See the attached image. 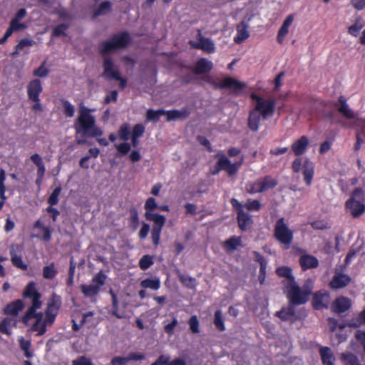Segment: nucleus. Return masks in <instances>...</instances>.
I'll return each mask as SVG.
<instances>
[{"instance_id": "nucleus-1", "label": "nucleus", "mask_w": 365, "mask_h": 365, "mask_svg": "<svg viewBox=\"0 0 365 365\" xmlns=\"http://www.w3.org/2000/svg\"><path fill=\"white\" fill-rule=\"evenodd\" d=\"M91 112V110L87 107H80L78 116L73 124V128L76 134L83 137H100L103 135V131L96 125L95 117Z\"/></svg>"}, {"instance_id": "nucleus-2", "label": "nucleus", "mask_w": 365, "mask_h": 365, "mask_svg": "<svg viewBox=\"0 0 365 365\" xmlns=\"http://www.w3.org/2000/svg\"><path fill=\"white\" fill-rule=\"evenodd\" d=\"M22 296L24 299H31V305L28 308L26 312L24 313L21 318V322L24 324H27L29 322L36 318V320H43V313L36 312V310L40 309L42 306V302L41 300V294L36 289V284L31 281L29 282L25 287Z\"/></svg>"}, {"instance_id": "nucleus-3", "label": "nucleus", "mask_w": 365, "mask_h": 365, "mask_svg": "<svg viewBox=\"0 0 365 365\" xmlns=\"http://www.w3.org/2000/svg\"><path fill=\"white\" fill-rule=\"evenodd\" d=\"M284 289L289 302L293 306L306 304L312 292V287L309 284H305L300 287L296 281L285 285Z\"/></svg>"}, {"instance_id": "nucleus-4", "label": "nucleus", "mask_w": 365, "mask_h": 365, "mask_svg": "<svg viewBox=\"0 0 365 365\" xmlns=\"http://www.w3.org/2000/svg\"><path fill=\"white\" fill-rule=\"evenodd\" d=\"M215 158L217 159L215 165L210 167L209 170L212 175H216L220 171L224 170L227 173L228 176H234L237 173L244 162V158L241 157L239 160L232 163L222 151L217 152L215 155Z\"/></svg>"}, {"instance_id": "nucleus-5", "label": "nucleus", "mask_w": 365, "mask_h": 365, "mask_svg": "<svg viewBox=\"0 0 365 365\" xmlns=\"http://www.w3.org/2000/svg\"><path fill=\"white\" fill-rule=\"evenodd\" d=\"M130 41V36L127 31L114 34L110 40L102 41L100 43L99 52L104 56L111 51L125 48Z\"/></svg>"}, {"instance_id": "nucleus-6", "label": "nucleus", "mask_w": 365, "mask_h": 365, "mask_svg": "<svg viewBox=\"0 0 365 365\" xmlns=\"http://www.w3.org/2000/svg\"><path fill=\"white\" fill-rule=\"evenodd\" d=\"M274 236L279 243L288 247L292 242L293 231L288 227L284 217H280L277 220L274 229Z\"/></svg>"}, {"instance_id": "nucleus-7", "label": "nucleus", "mask_w": 365, "mask_h": 365, "mask_svg": "<svg viewBox=\"0 0 365 365\" xmlns=\"http://www.w3.org/2000/svg\"><path fill=\"white\" fill-rule=\"evenodd\" d=\"M292 168L294 173H299L302 169L304 180L307 186H310L312 182L314 174V165L309 159H306L302 165V159L296 158L292 165Z\"/></svg>"}, {"instance_id": "nucleus-8", "label": "nucleus", "mask_w": 365, "mask_h": 365, "mask_svg": "<svg viewBox=\"0 0 365 365\" xmlns=\"http://www.w3.org/2000/svg\"><path fill=\"white\" fill-rule=\"evenodd\" d=\"M230 203L235 211L237 212V220L240 229L242 231L249 230L253 224L252 216L244 211L243 205L237 199H231Z\"/></svg>"}, {"instance_id": "nucleus-9", "label": "nucleus", "mask_w": 365, "mask_h": 365, "mask_svg": "<svg viewBox=\"0 0 365 365\" xmlns=\"http://www.w3.org/2000/svg\"><path fill=\"white\" fill-rule=\"evenodd\" d=\"M118 137L125 142L116 145L115 148L120 155H125L130 150V145L126 141L130 138V130L128 123H123L120 125L118 132Z\"/></svg>"}, {"instance_id": "nucleus-10", "label": "nucleus", "mask_w": 365, "mask_h": 365, "mask_svg": "<svg viewBox=\"0 0 365 365\" xmlns=\"http://www.w3.org/2000/svg\"><path fill=\"white\" fill-rule=\"evenodd\" d=\"M340 269L336 268L334 274L329 283V286L332 289H339L346 287L349 285L351 281V278L349 275L344 274Z\"/></svg>"}, {"instance_id": "nucleus-11", "label": "nucleus", "mask_w": 365, "mask_h": 365, "mask_svg": "<svg viewBox=\"0 0 365 365\" xmlns=\"http://www.w3.org/2000/svg\"><path fill=\"white\" fill-rule=\"evenodd\" d=\"M330 302V295L327 291L316 292L312 297V304L315 310L327 309Z\"/></svg>"}, {"instance_id": "nucleus-12", "label": "nucleus", "mask_w": 365, "mask_h": 365, "mask_svg": "<svg viewBox=\"0 0 365 365\" xmlns=\"http://www.w3.org/2000/svg\"><path fill=\"white\" fill-rule=\"evenodd\" d=\"M276 101L274 99H264L259 103H256L255 109L261 114L263 119H267L274 113Z\"/></svg>"}, {"instance_id": "nucleus-13", "label": "nucleus", "mask_w": 365, "mask_h": 365, "mask_svg": "<svg viewBox=\"0 0 365 365\" xmlns=\"http://www.w3.org/2000/svg\"><path fill=\"white\" fill-rule=\"evenodd\" d=\"M145 217L148 221L165 219V216L158 213H154V210L158 208L155 199L153 197H148L145 203Z\"/></svg>"}, {"instance_id": "nucleus-14", "label": "nucleus", "mask_w": 365, "mask_h": 365, "mask_svg": "<svg viewBox=\"0 0 365 365\" xmlns=\"http://www.w3.org/2000/svg\"><path fill=\"white\" fill-rule=\"evenodd\" d=\"M198 37L199 42L195 43L193 41H190V44L192 48L196 49H201L208 53L215 52V47L213 41L210 38L203 37L200 31H199Z\"/></svg>"}, {"instance_id": "nucleus-15", "label": "nucleus", "mask_w": 365, "mask_h": 365, "mask_svg": "<svg viewBox=\"0 0 365 365\" xmlns=\"http://www.w3.org/2000/svg\"><path fill=\"white\" fill-rule=\"evenodd\" d=\"M246 87V84L232 77H225L220 83L215 84V88L220 89L230 88L233 91H239Z\"/></svg>"}, {"instance_id": "nucleus-16", "label": "nucleus", "mask_w": 365, "mask_h": 365, "mask_svg": "<svg viewBox=\"0 0 365 365\" xmlns=\"http://www.w3.org/2000/svg\"><path fill=\"white\" fill-rule=\"evenodd\" d=\"M43 91L41 82L36 78L31 81L27 86L29 99L31 101H40L39 96Z\"/></svg>"}, {"instance_id": "nucleus-17", "label": "nucleus", "mask_w": 365, "mask_h": 365, "mask_svg": "<svg viewBox=\"0 0 365 365\" xmlns=\"http://www.w3.org/2000/svg\"><path fill=\"white\" fill-rule=\"evenodd\" d=\"M351 307V301L346 297H339L336 298L331 304V310L334 313H344L349 310Z\"/></svg>"}, {"instance_id": "nucleus-18", "label": "nucleus", "mask_w": 365, "mask_h": 365, "mask_svg": "<svg viewBox=\"0 0 365 365\" xmlns=\"http://www.w3.org/2000/svg\"><path fill=\"white\" fill-rule=\"evenodd\" d=\"M103 76L108 79H119L120 72L118 69L114 68V64L112 59L110 57L104 58L103 61Z\"/></svg>"}, {"instance_id": "nucleus-19", "label": "nucleus", "mask_w": 365, "mask_h": 365, "mask_svg": "<svg viewBox=\"0 0 365 365\" xmlns=\"http://www.w3.org/2000/svg\"><path fill=\"white\" fill-rule=\"evenodd\" d=\"M166 219L152 220L153 226L151 230V239L154 246L157 247L160 244V235L162 230L165 224Z\"/></svg>"}, {"instance_id": "nucleus-20", "label": "nucleus", "mask_w": 365, "mask_h": 365, "mask_svg": "<svg viewBox=\"0 0 365 365\" xmlns=\"http://www.w3.org/2000/svg\"><path fill=\"white\" fill-rule=\"evenodd\" d=\"M309 143L308 138L305 135H302L292 143L291 147L292 150L296 156H300L306 152Z\"/></svg>"}, {"instance_id": "nucleus-21", "label": "nucleus", "mask_w": 365, "mask_h": 365, "mask_svg": "<svg viewBox=\"0 0 365 365\" xmlns=\"http://www.w3.org/2000/svg\"><path fill=\"white\" fill-rule=\"evenodd\" d=\"M213 68L212 61L202 58H200L192 68V71L197 75L203 74L210 72Z\"/></svg>"}, {"instance_id": "nucleus-22", "label": "nucleus", "mask_w": 365, "mask_h": 365, "mask_svg": "<svg viewBox=\"0 0 365 365\" xmlns=\"http://www.w3.org/2000/svg\"><path fill=\"white\" fill-rule=\"evenodd\" d=\"M346 207L351 211L354 217H359L365 212L364 203L359 200H354V199H349L346 202Z\"/></svg>"}, {"instance_id": "nucleus-23", "label": "nucleus", "mask_w": 365, "mask_h": 365, "mask_svg": "<svg viewBox=\"0 0 365 365\" xmlns=\"http://www.w3.org/2000/svg\"><path fill=\"white\" fill-rule=\"evenodd\" d=\"M25 305L22 299H16L7 304L3 311L5 314L17 316Z\"/></svg>"}, {"instance_id": "nucleus-24", "label": "nucleus", "mask_w": 365, "mask_h": 365, "mask_svg": "<svg viewBox=\"0 0 365 365\" xmlns=\"http://www.w3.org/2000/svg\"><path fill=\"white\" fill-rule=\"evenodd\" d=\"M339 103L340 104L338 106V103H335L334 106L337 108V110L339 113H341L344 116H345L348 119H356L355 115L354 112L350 109L349 105L346 103V99L343 96H340L339 97Z\"/></svg>"}, {"instance_id": "nucleus-25", "label": "nucleus", "mask_w": 365, "mask_h": 365, "mask_svg": "<svg viewBox=\"0 0 365 365\" xmlns=\"http://www.w3.org/2000/svg\"><path fill=\"white\" fill-rule=\"evenodd\" d=\"M294 21V15L289 14L286 17L282 23L277 36V41L279 43L282 44L284 42V37L289 33V28Z\"/></svg>"}, {"instance_id": "nucleus-26", "label": "nucleus", "mask_w": 365, "mask_h": 365, "mask_svg": "<svg viewBox=\"0 0 365 365\" xmlns=\"http://www.w3.org/2000/svg\"><path fill=\"white\" fill-rule=\"evenodd\" d=\"M299 264L302 269L305 271L309 269L316 268L319 265L317 257L310 255H304L299 258Z\"/></svg>"}, {"instance_id": "nucleus-27", "label": "nucleus", "mask_w": 365, "mask_h": 365, "mask_svg": "<svg viewBox=\"0 0 365 365\" xmlns=\"http://www.w3.org/2000/svg\"><path fill=\"white\" fill-rule=\"evenodd\" d=\"M275 316L285 322H293L296 320L294 308L292 306L282 308L281 310L276 312Z\"/></svg>"}, {"instance_id": "nucleus-28", "label": "nucleus", "mask_w": 365, "mask_h": 365, "mask_svg": "<svg viewBox=\"0 0 365 365\" xmlns=\"http://www.w3.org/2000/svg\"><path fill=\"white\" fill-rule=\"evenodd\" d=\"M276 274L279 277H284L287 279V282H282L284 288H285V285L290 284L295 282V278L292 274V269L289 267L282 266L277 268Z\"/></svg>"}, {"instance_id": "nucleus-29", "label": "nucleus", "mask_w": 365, "mask_h": 365, "mask_svg": "<svg viewBox=\"0 0 365 365\" xmlns=\"http://www.w3.org/2000/svg\"><path fill=\"white\" fill-rule=\"evenodd\" d=\"M61 306V297L56 293H53L48 301L46 312L58 314Z\"/></svg>"}, {"instance_id": "nucleus-30", "label": "nucleus", "mask_w": 365, "mask_h": 365, "mask_svg": "<svg viewBox=\"0 0 365 365\" xmlns=\"http://www.w3.org/2000/svg\"><path fill=\"white\" fill-rule=\"evenodd\" d=\"M250 37V33L247 30V25L245 22H241L237 26V35L234 38L236 43H241Z\"/></svg>"}, {"instance_id": "nucleus-31", "label": "nucleus", "mask_w": 365, "mask_h": 365, "mask_svg": "<svg viewBox=\"0 0 365 365\" xmlns=\"http://www.w3.org/2000/svg\"><path fill=\"white\" fill-rule=\"evenodd\" d=\"M190 111L187 108H182L181 110H165L167 116V121L175 120L177 119H184L190 115Z\"/></svg>"}, {"instance_id": "nucleus-32", "label": "nucleus", "mask_w": 365, "mask_h": 365, "mask_svg": "<svg viewBox=\"0 0 365 365\" xmlns=\"http://www.w3.org/2000/svg\"><path fill=\"white\" fill-rule=\"evenodd\" d=\"M150 365H186L185 361L182 359L177 358L169 361V356L160 355Z\"/></svg>"}, {"instance_id": "nucleus-33", "label": "nucleus", "mask_w": 365, "mask_h": 365, "mask_svg": "<svg viewBox=\"0 0 365 365\" xmlns=\"http://www.w3.org/2000/svg\"><path fill=\"white\" fill-rule=\"evenodd\" d=\"M321 359L324 365H334V356L328 346H322L319 349Z\"/></svg>"}, {"instance_id": "nucleus-34", "label": "nucleus", "mask_w": 365, "mask_h": 365, "mask_svg": "<svg viewBox=\"0 0 365 365\" xmlns=\"http://www.w3.org/2000/svg\"><path fill=\"white\" fill-rule=\"evenodd\" d=\"M261 116V114L255 109L250 112L247 124L252 131L256 132L258 130Z\"/></svg>"}, {"instance_id": "nucleus-35", "label": "nucleus", "mask_w": 365, "mask_h": 365, "mask_svg": "<svg viewBox=\"0 0 365 365\" xmlns=\"http://www.w3.org/2000/svg\"><path fill=\"white\" fill-rule=\"evenodd\" d=\"M239 246H242V238L235 235L230 237L223 244V247L227 252H233Z\"/></svg>"}, {"instance_id": "nucleus-36", "label": "nucleus", "mask_w": 365, "mask_h": 365, "mask_svg": "<svg viewBox=\"0 0 365 365\" xmlns=\"http://www.w3.org/2000/svg\"><path fill=\"white\" fill-rule=\"evenodd\" d=\"M343 365H360L359 360L354 354L351 352H344L340 356Z\"/></svg>"}, {"instance_id": "nucleus-37", "label": "nucleus", "mask_w": 365, "mask_h": 365, "mask_svg": "<svg viewBox=\"0 0 365 365\" xmlns=\"http://www.w3.org/2000/svg\"><path fill=\"white\" fill-rule=\"evenodd\" d=\"M109 294L111 296V300H112V314L118 319H123L125 317L124 314L119 312L118 309V297L116 294L114 292V291L110 289L109 290Z\"/></svg>"}, {"instance_id": "nucleus-38", "label": "nucleus", "mask_w": 365, "mask_h": 365, "mask_svg": "<svg viewBox=\"0 0 365 365\" xmlns=\"http://www.w3.org/2000/svg\"><path fill=\"white\" fill-rule=\"evenodd\" d=\"M6 180V173L4 170L1 169L0 170V210L3 208L6 197L5 195L6 187L4 182Z\"/></svg>"}, {"instance_id": "nucleus-39", "label": "nucleus", "mask_w": 365, "mask_h": 365, "mask_svg": "<svg viewBox=\"0 0 365 365\" xmlns=\"http://www.w3.org/2000/svg\"><path fill=\"white\" fill-rule=\"evenodd\" d=\"M111 11V3L109 1H105L100 4L98 7L94 11L93 18L104 15Z\"/></svg>"}, {"instance_id": "nucleus-40", "label": "nucleus", "mask_w": 365, "mask_h": 365, "mask_svg": "<svg viewBox=\"0 0 365 365\" xmlns=\"http://www.w3.org/2000/svg\"><path fill=\"white\" fill-rule=\"evenodd\" d=\"M252 255L255 257V260L258 262L260 265L259 267V274L261 275L266 274V269L267 266V262L260 252L257 251H253Z\"/></svg>"}, {"instance_id": "nucleus-41", "label": "nucleus", "mask_w": 365, "mask_h": 365, "mask_svg": "<svg viewBox=\"0 0 365 365\" xmlns=\"http://www.w3.org/2000/svg\"><path fill=\"white\" fill-rule=\"evenodd\" d=\"M10 255L11 261L14 267L19 268L22 270H26L28 269V266L23 262L22 257L21 256L17 255L14 250L10 251Z\"/></svg>"}, {"instance_id": "nucleus-42", "label": "nucleus", "mask_w": 365, "mask_h": 365, "mask_svg": "<svg viewBox=\"0 0 365 365\" xmlns=\"http://www.w3.org/2000/svg\"><path fill=\"white\" fill-rule=\"evenodd\" d=\"M81 291L86 297H92L96 296L100 291L99 285L89 284L81 285Z\"/></svg>"}, {"instance_id": "nucleus-43", "label": "nucleus", "mask_w": 365, "mask_h": 365, "mask_svg": "<svg viewBox=\"0 0 365 365\" xmlns=\"http://www.w3.org/2000/svg\"><path fill=\"white\" fill-rule=\"evenodd\" d=\"M57 274L58 271L56 269L54 262H51L50 264L43 268V277L46 279H53Z\"/></svg>"}, {"instance_id": "nucleus-44", "label": "nucleus", "mask_w": 365, "mask_h": 365, "mask_svg": "<svg viewBox=\"0 0 365 365\" xmlns=\"http://www.w3.org/2000/svg\"><path fill=\"white\" fill-rule=\"evenodd\" d=\"M1 332L6 335L11 334V327L15 325V321L10 317H5L0 322Z\"/></svg>"}, {"instance_id": "nucleus-45", "label": "nucleus", "mask_w": 365, "mask_h": 365, "mask_svg": "<svg viewBox=\"0 0 365 365\" xmlns=\"http://www.w3.org/2000/svg\"><path fill=\"white\" fill-rule=\"evenodd\" d=\"M140 286L144 289L150 288L153 290H157L160 287V282L159 279L147 278L140 282Z\"/></svg>"}, {"instance_id": "nucleus-46", "label": "nucleus", "mask_w": 365, "mask_h": 365, "mask_svg": "<svg viewBox=\"0 0 365 365\" xmlns=\"http://www.w3.org/2000/svg\"><path fill=\"white\" fill-rule=\"evenodd\" d=\"M35 44V41L32 39L29 38H22L20 40L19 43L15 46V50L12 53L13 56H16L19 53V52L24 49L25 47L32 46Z\"/></svg>"}, {"instance_id": "nucleus-47", "label": "nucleus", "mask_w": 365, "mask_h": 365, "mask_svg": "<svg viewBox=\"0 0 365 365\" xmlns=\"http://www.w3.org/2000/svg\"><path fill=\"white\" fill-rule=\"evenodd\" d=\"M260 182L262 187H264V192L269 189L275 187L278 184V181L270 175L264 176L262 180H260Z\"/></svg>"}, {"instance_id": "nucleus-48", "label": "nucleus", "mask_w": 365, "mask_h": 365, "mask_svg": "<svg viewBox=\"0 0 365 365\" xmlns=\"http://www.w3.org/2000/svg\"><path fill=\"white\" fill-rule=\"evenodd\" d=\"M20 348L24 352V355L27 358H31L33 356V353L30 351L31 348V341L28 340H25L24 337H21L19 339Z\"/></svg>"}, {"instance_id": "nucleus-49", "label": "nucleus", "mask_w": 365, "mask_h": 365, "mask_svg": "<svg viewBox=\"0 0 365 365\" xmlns=\"http://www.w3.org/2000/svg\"><path fill=\"white\" fill-rule=\"evenodd\" d=\"M350 127L357 128L356 133H359L360 135L365 138V118H356Z\"/></svg>"}, {"instance_id": "nucleus-50", "label": "nucleus", "mask_w": 365, "mask_h": 365, "mask_svg": "<svg viewBox=\"0 0 365 365\" xmlns=\"http://www.w3.org/2000/svg\"><path fill=\"white\" fill-rule=\"evenodd\" d=\"M31 331H37V336H42L46 331V322L44 321L36 320L31 327Z\"/></svg>"}, {"instance_id": "nucleus-51", "label": "nucleus", "mask_w": 365, "mask_h": 365, "mask_svg": "<svg viewBox=\"0 0 365 365\" xmlns=\"http://www.w3.org/2000/svg\"><path fill=\"white\" fill-rule=\"evenodd\" d=\"M362 324H365V309L362 310L355 319L349 322L348 323V327L358 328Z\"/></svg>"}, {"instance_id": "nucleus-52", "label": "nucleus", "mask_w": 365, "mask_h": 365, "mask_svg": "<svg viewBox=\"0 0 365 365\" xmlns=\"http://www.w3.org/2000/svg\"><path fill=\"white\" fill-rule=\"evenodd\" d=\"M165 115V110L159 109L154 110L148 109L146 112V118L148 120L157 121L161 115Z\"/></svg>"}, {"instance_id": "nucleus-53", "label": "nucleus", "mask_w": 365, "mask_h": 365, "mask_svg": "<svg viewBox=\"0 0 365 365\" xmlns=\"http://www.w3.org/2000/svg\"><path fill=\"white\" fill-rule=\"evenodd\" d=\"M214 324L219 331H224L225 330L222 312L220 309L215 312Z\"/></svg>"}, {"instance_id": "nucleus-54", "label": "nucleus", "mask_w": 365, "mask_h": 365, "mask_svg": "<svg viewBox=\"0 0 365 365\" xmlns=\"http://www.w3.org/2000/svg\"><path fill=\"white\" fill-rule=\"evenodd\" d=\"M61 190V187L58 186L53 190V192L48 198V203L49 204V205L54 206L58 204L59 201L58 197L60 195Z\"/></svg>"}, {"instance_id": "nucleus-55", "label": "nucleus", "mask_w": 365, "mask_h": 365, "mask_svg": "<svg viewBox=\"0 0 365 365\" xmlns=\"http://www.w3.org/2000/svg\"><path fill=\"white\" fill-rule=\"evenodd\" d=\"M153 257L149 255H143L139 261V267L142 270L148 269L153 264Z\"/></svg>"}, {"instance_id": "nucleus-56", "label": "nucleus", "mask_w": 365, "mask_h": 365, "mask_svg": "<svg viewBox=\"0 0 365 365\" xmlns=\"http://www.w3.org/2000/svg\"><path fill=\"white\" fill-rule=\"evenodd\" d=\"M61 103L63 107L64 115L68 118L73 117L75 113L74 106L67 100H62Z\"/></svg>"}, {"instance_id": "nucleus-57", "label": "nucleus", "mask_w": 365, "mask_h": 365, "mask_svg": "<svg viewBox=\"0 0 365 365\" xmlns=\"http://www.w3.org/2000/svg\"><path fill=\"white\" fill-rule=\"evenodd\" d=\"M130 225L134 229H136L139 225V217L138 210L135 207H131L130 209V218H129Z\"/></svg>"}, {"instance_id": "nucleus-58", "label": "nucleus", "mask_w": 365, "mask_h": 365, "mask_svg": "<svg viewBox=\"0 0 365 365\" xmlns=\"http://www.w3.org/2000/svg\"><path fill=\"white\" fill-rule=\"evenodd\" d=\"M243 206L249 211H259L261 209V204L257 200L248 199Z\"/></svg>"}, {"instance_id": "nucleus-59", "label": "nucleus", "mask_w": 365, "mask_h": 365, "mask_svg": "<svg viewBox=\"0 0 365 365\" xmlns=\"http://www.w3.org/2000/svg\"><path fill=\"white\" fill-rule=\"evenodd\" d=\"M247 192L250 194H255L257 192H263L264 187H262L260 180H257L253 183H250L247 185Z\"/></svg>"}, {"instance_id": "nucleus-60", "label": "nucleus", "mask_w": 365, "mask_h": 365, "mask_svg": "<svg viewBox=\"0 0 365 365\" xmlns=\"http://www.w3.org/2000/svg\"><path fill=\"white\" fill-rule=\"evenodd\" d=\"M361 19H359L356 21V22L349 27L348 32L349 34L354 36H357L361 31V29L363 28L364 24L361 22Z\"/></svg>"}, {"instance_id": "nucleus-61", "label": "nucleus", "mask_w": 365, "mask_h": 365, "mask_svg": "<svg viewBox=\"0 0 365 365\" xmlns=\"http://www.w3.org/2000/svg\"><path fill=\"white\" fill-rule=\"evenodd\" d=\"M69 26L66 24H60L57 25L53 30L52 35L56 37H59L66 35V31Z\"/></svg>"}, {"instance_id": "nucleus-62", "label": "nucleus", "mask_w": 365, "mask_h": 365, "mask_svg": "<svg viewBox=\"0 0 365 365\" xmlns=\"http://www.w3.org/2000/svg\"><path fill=\"white\" fill-rule=\"evenodd\" d=\"M188 323L190 329L193 334H198L200 332V324L197 316H192L190 318Z\"/></svg>"}, {"instance_id": "nucleus-63", "label": "nucleus", "mask_w": 365, "mask_h": 365, "mask_svg": "<svg viewBox=\"0 0 365 365\" xmlns=\"http://www.w3.org/2000/svg\"><path fill=\"white\" fill-rule=\"evenodd\" d=\"M72 365H94L92 361L86 356H78L73 360Z\"/></svg>"}, {"instance_id": "nucleus-64", "label": "nucleus", "mask_w": 365, "mask_h": 365, "mask_svg": "<svg viewBox=\"0 0 365 365\" xmlns=\"http://www.w3.org/2000/svg\"><path fill=\"white\" fill-rule=\"evenodd\" d=\"M145 132V127L140 123L135 124L132 129L131 136L140 138Z\"/></svg>"}]
</instances>
